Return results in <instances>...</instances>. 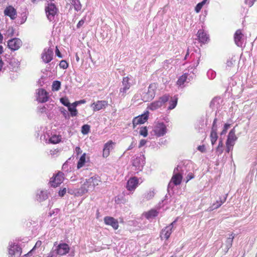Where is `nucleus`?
<instances>
[{
    "label": "nucleus",
    "mask_w": 257,
    "mask_h": 257,
    "mask_svg": "<svg viewBox=\"0 0 257 257\" xmlns=\"http://www.w3.org/2000/svg\"><path fill=\"white\" fill-rule=\"evenodd\" d=\"M226 64L228 66L231 67L233 64V62L231 60H229V61H227Z\"/></svg>",
    "instance_id": "13d9d810"
},
{
    "label": "nucleus",
    "mask_w": 257,
    "mask_h": 257,
    "mask_svg": "<svg viewBox=\"0 0 257 257\" xmlns=\"http://www.w3.org/2000/svg\"><path fill=\"white\" fill-rule=\"evenodd\" d=\"M170 96L169 94H166L160 97L157 100L151 103L148 106V109L154 111L163 106L169 100Z\"/></svg>",
    "instance_id": "7ed1b4c3"
},
{
    "label": "nucleus",
    "mask_w": 257,
    "mask_h": 257,
    "mask_svg": "<svg viewBox=\"0 0 257 257\" xmlns=\"http://www.w3.org/2000/svg\"><path fill=\"white\" fill-rule=\"evenodd\" d=\"M46 257H56V256L53 251H51Z\"/></svg>",
    "instance_id": "4d7b16f0"
},
{
    "label": "nucleus",
    "mask_w": 257,
    "mask_h": 257,
    "mask_svg": "<svg viewBox=\"0 0 257 257\" xmlns=\"http://www.w3.org/2000/svg\"><path fill=\"white\" fill-rule=\"evenodd\" d=\"M4 52L3 47L0 45V55L2 54Z\"/></svg>",
    "instance_id": "bf43d9fd"
},
{
    "label": "nucleus",
    "mask_w": 257,
    "mask_h": 257,
    "mask_svg": "<svg viewBox=\"0 0 257 257\" xmlns=\"http://www.w3.org/2000/svg\"><path fill=\"white\" fill-rule=\"evenodd\" d=\"M4 14L13 20L16 19L17 16V10L12 6H7L4 10Z\"/></svg>",
    "instance_id": "f8f14e48"
},
{
    "label": "nucleus",
    "mask_w": 257,
    "mask_h": 257,
    "mask_svg": "<svg viewBox=\"0 0 257 257\" xmlns=\"http://www.w3.org/2000/svg\"><path fill=\"white\" fill-rule=\"evenodd\" d=\"M101 182V179L98 176L91 177L87 179L81 185L80 190L83 194L87 193L88 191L94 190L95 187L98 185Z\"/></svg>",
    "instance_id": "f257e3e1"
},
{
    "label": "nucleus",
    "mask_w": 257,
    "mask_h": 257,
    "mask_svg": "<svg viewBox=\"0 0 257 257\" xmlns=\"http://www.w3.org/2000/svg\"><path fill=\"white\" fill-rule=\"evenodd\" d=\"M177 170L178 169V168H176L175 170H174V171H175V170Z\"/></svg>",
    "instance_id": "69168bd1"
},
{
    "label": "nucleus",
    "mask_w": 257,
    "mask_h": 257,
    "mask_svg": "<svg viewBox=\"0 0 257 257\" xmlns=\"http://www.w3.org/2000/svg\"><path fill=\"white\" fill-rule=\"evenodd\" d=\"M3 38H3V35L0 33V44L2 43L3 41Z\"/></svg>",
    "instance_id": "052dcab7"
},
{
    "label": "nucleus",
    "mask_w": 257,
    "mask_h": 257,
    "mask_svg": "<svg viewBox=\"0 0 257 257\" xmlns=\"http://www.w3.org/2000/svg\"><path fill=\"white\" fill-rule=\"evenodd\" d=\"M243 37L244 35L242 30L240 29L237 30L234 34V41L237 46L240 47L242 46Z\"/></svg>",
    "instance_id": "a211bd4d"
},
{
    "label": "nucleus",
    "mask_w": 257,
    "mask_h": 257,
    "mask_svg": "<svg viewBox=\"0 0 257 257\" xmlns=\"http://www.w3.org/2000/svg\"><path fill=\"white\" fill-rule=\"evenodd\" d=\"M183 176L181 174L178 173L174 174L171 178L170 183H172L174 185L177 186L181 183Z\"/></svg>",
    "instance_id": "b1692460"
},
{
    "label": "nucleus",
    "mask_w": 257,
    "mask_h": 257,
    "mask_svg": "<svg viewBox=\"0 0 257 257\" xmlns=\"http://www.w3.org/2000/svg\"><path fill=\"white\" fill-rule=\"evenodd\" d=\"M84 22H85L84 19V20L82 19L80 21H79L77 25V28H80L83 25V24H84Z\"/></svg>",
    "instance_id": "603ef678"
},
{
    "label": "nucleus",
    "mask_w": 257,
    "mask_h": 257,
    "mask_svg": "<svg viewBox=\"0 0 257 257\" xmlns=\"http://www.w3.org/2000/svg\"><path fill=\"white\" fill-rule=\"evenodd\" d=\"M187 78V74H184L181 76L177 80V83L179 85H183L184 82L186 81Z\"/></svg>",
    "instance_id": "f704fd0d"
},
{
    "label": "nucleus",
    "mask_w": 257,
    "mask_h": 257,
    "mask_svg": "<svg viewBox=\"0 0 257 257\" xmlns=\"http://www.w3.org/2000/svg\"><path fill=\"white\" fill-rule=\"evenodd\" d=\"M60 101L62 104L67 107L69 106V105L71 104L69 102V99L67 97H63L61 98Z\"/></svg>",
    "instance_id": "4c0bfd02"
},
{
    "label": "nucleus",
    "mask_w": 257,
    "mask_h": 257,
    "mask_svg": "<svg viewBox=\"0 0 257 257\" xmlns=\"http://www.w3.org/2000/svg\"><path fill=\"white\" fill-rule=\"evenodd\" d=\"M64 115H66L67 114V112L66 110L63 112Z\"/></svg>",
    "instance_id": "e2e57ef3"
},
{
    "label": "nucleus",
    "mask_w": 257,
    "mask_h": 257,
    "mask_svg": "<svg viewBox=\"0 0 257 257\" xmlns=\"http://www.w3.org/2000/svg\"><path fill=\"white\" fill-rule=\"evenodd\" d=\"M139 184V179L137 177H131L127 181L126 188L131 192H134Z\"/></svg>",
    "instance_id": "6e6552de"
},
{
    "label": "nucleus",
    "mask_w": 257,
    "mask_h": 257,
    "mask_svg": "<svg viewBox=\"0 0 257 257\" xmlns=\"http://www.w3.org/2000/svg\"><path fill=\"white\" fill-rule=\"evenodd\" d=\"M194 174L192 173H189L187 177H186V179H187V182L189 181V180H190L191 179L194 178Z\"/></svg>",
    "instance_id": "de8ad7c7"
},
{
    "label": "nucleus",
    "mask_w": 257,
    "mask_h": 257,
    "mask_svg": "<svg viewBox=\"0 0 257 257\" xmlns=\"http://www.w3.org/2000/svg\"><path fill=\"white\" fill-rule=\"evenodd\" d=\"M108 105V102L106 100H97L91 104L94 111H99L105 108Z\"/></svg>",
    "instance_id": "4468645a"
},
{
    "label": "nucleus",
    "mask_w": 257,
    "mask_h": 257,
    "mask_svg": "<svg viewBox=\"0 0 257 257\" xmlns=\"http://www.w3.org/2000/svg\"><path fill=\"white\" fill-rule=\"evenodd\" d=\"M59 66L63 69H66L68 67V64L65 60H61L59 63Z\"/></svg>",
    "instance_id": "a19ab883"
},
{
    "label": "nucleus",
    "mask_w": 257,
    "mask_h": 257,
    "mask_svg": "<svg viewBox=\"0 0 257 257\" xmlns=\"http://www.w3.org/2000/svg\"><path fill=\"white\" fill-rule=\"evenodd\" d=\"M37 0H31L32 2L35 3Z\"/></svg>",
    "instance_id": "0e129e2a"
},
{
    "label": "nucleus",
    "mask_w": 257,
    "mask_h": 257,
    "mask_svg": "<svg viewBox=\"0 0 257 257\" xmlns=\"http://www.w3.org/2000/svg\"><path fill=\"white\" fill-rule=\"evenodd\" d=\"M155 133L158 137L163 136L167 132V128L163 122L158 123L155 128Z\"/></svg>",
    "instance_id": "dca6fc26"
},
{
    "label": "nucleus",
    "mask_w": 257,
    "mask_h": 257,
    "mask_svg": "<svg viewBox=\"0 0 257 257\" xmlns=\"http://www.w3.org/2000/svg\"><path fill=\"white\" fill-rule=\"evenodd\" d=\"M230 126V124H229V123H225L224 125V126H223V130L222 131H221V133H220V135H225L228 129L229 128V127Z\"/></svg>",
    "instance_id": "79ce46f5"
},
{
    "label": "nucleus",
    "mask_w": 257,
    "mask_h": 257,
    "mask_svg": "<svg viewBox=\"0 0 257 257\" xmlns=\"http://www.w3.org/2000/svg\"><path fill=\"white\" fill-rule=\"evenodd\" d=\"M68 109L69 111L70 112V115L71 116H76L78 114V110L76 109V107H74V106L72 105V104L69 105V106H68Z\"/></svg>",
    "instance_id": "c756f323"
},
{
    "label": "nucleus",
    "mask_w": 257,
    "mask_h": 257,
    "mask_svg": "<svg viewBox=\"0 0 257 257\" xmlns=\"http://www.w3.org/2000/svg\"><path fill=\"white\" fill-rule=\"evenodd\" d=\"M71 4L74 6V9L77 11L81 10L82 6L79 0H71Z\"/></svg>",
    "instance_id": "c85d7f7f"
},
{
    "label": "nucleus",
    "mask_w": 257,
    "mask_h": 257,
    "mask_svg": "<svg viewBox=\"0 0 257 257\" xmlns=\"http://www.w3.org/2000/svg\"><path fill=\"white\" fill-rule=\"evenodd\" d=\"M50 143L56 144L61 141V136L60 135H53L49 140Z\"/></svg>",
    "instance_id": "a878e982"
},
{
    "label": "nucleus",
    "mask_w": 257,
    "mask_h": 257,
    "mask_svg": "<svg viewBox=\"0 0 257 257\" xmlns=\"http://www.w3.org/2000/svg\"><path fill=\"white\" fill-rule=\"evenodd\" d=\"M66 192V189L65 188H64L63 189H61L59 191L58 194L60 197H63L65 194Z\"/></svg>",
    "instance_id": "49530a36"
},
{
    "label": "nucleus",
    "mask_w": 257,
    "mask_h": 257,
    "mask_svg": "<svg viewBox=\"0 0 257 257\" xmlns=\"http://www.w3.org/2000/svg\"><path fill=\"white\" fill-rule=\"evenodd\" d=\"M234 235L233 234H231L230 236L225 241V243L222 245V247H223V250L225 253H227L231 248L232 245L233 240L234 239Z\"/></svg>",
    "instance_id": "5701e85b"
},
{
    "label": "nucleus",
    "mask_w": 257,
    "mask_h": 257,
    "mask_svg": "<svg viewBox=\"0 0 257 257\" xmlns=\"http://www.w3.org/2000/svg\"><path fill=\"white\" fill-rule=\"evenodd\" d=\"M236 131L235 128L231 129L228 133L227 138L225 142L226 152L229 153L230 151L233 150L235 142L237 139V137L235 135Z\"/></svg>",
    "instance_id": "f03ea898"
},
{
    "label": "nucleus",
    "mask_w": 257,
    "mask_h": 257,
    "mask_svg": "<svg viewBox=\"0 0 257 257\" xmlns=\"http://www.w3.org/2000/svg\"><path fill=\"white\" fill-rule=\"evenodd\" d=\"M135 145H136V143H135V142H133L131 144V145L128 146L127 150H132V149H133L135 147Z\"/></svg>",
    "instance_id": "6e6d98bb"
},
{
    "label": "nucleus",
    "mask_w": 257,
    "mask_h": 257,
    "mask_svg": "<svg viewBox=\"0 0 257 257\" xmlns=\"http://www.w3.org/2000/svg\"><path fill=\"white\" fill-rule=\"evenodd\" d=\"M217 118H215L213 121V124L211 128V132H217Z\"/></svg>",
    "instance_id": "58836bf2"
},
{
    "label": "nucleus",
    "mask_w": 257,
    "mask_h": 257,
    "mask_svg": "<svg viewBox=\"0 0 257 257\" xmlns=\"http://www.w3.org/2000/svg\"><path fill=\"white\" fill-rule=\"evenodd\" d=\"M37 100L39 102L44 103L48 100L49 94L44 89H39L37 91Z\"/></svg>",
    "instance_id": "ddd939ff"
},
{
    "label": "nucleus",
    "mask_w": 257,
    "mask_h": 257,
    "mask_svg": "<svg viewBox=\"0 0 257 257\" xmlns=\"http://www.w3.org/2000/svg\"><path fill=\"white\" fill-rule=\"evenodd\" d=\"M210 138V141H211V144L212 145H214L215 144V143L216 142V141L218 139V138L217 132H211Z\"/></svg>",
    "instance_id": "473e14b6"
},
{
    "label": "nucleus",
    "mask_w": 257,
    "mask_h": 257,
    "mask_svg": "<svg viewBox=\"0 0 257 257\" xmlns=\"http://www.w3.org/2000/svg\"><path fill=\"white\" fill-rule=\"evenodd\" d=\"M197 37L200 43L205 44L207 43L209 40L208 35L204 32L203 30H199L197 32Z\"/></svg>",
    "instance_id": "4be33fe9"
},
{
    "label": "nucleus",
    "mask_w": 257,
    "mask_h": 257,
    "mask_svg": "<svg viewBox=\"0 0 257 257\" xmlns=\"http://www.w3.org/2000/svg\"><path fill=\"white\" fill-rule=\"evenodd\" d=\"M175 222V221L171 223L169 225L166 226L165 228L162 229L161 233V237L162 238H164L166 239H168L170 235L172 232V229L173 227V224Z\"/></svg>",
    "instance_id": "6ab92c4d"
},
{
    "label": "nucleus",
    "mask_w": 257,
    "mask_h": 257,
    "mask_svg": "<svg viewBox=\"0 0 257 257\" xmlns=\"http://www.w3.org/2000/svg\"><path fill=\"white\" fill-rule=\"evenodd\" d=\"M158 88V83L157 82H153L149 85L148 92L146 94V101L151 100L155 97Z\"/></svg>",
    "instance_id": "423d86ee"
},
{
    "label": "nucleus",
    "mask_w": 257,
    "mask_h": 257,
    "mask_svg": "<svg viewBox=\"0 0 257 257\" xmlns=\"http://www.w3.org/2000/svg\"><path fill=\"white\" fill-rule=\"evenodd\" d=\"M115 144V143L112 140H109L104 144L102 155L103 158H106L109 156L110 151L113 149Z\"/></svg>",
    "instance_id": "1a4fd4ad"
},
{
    "label": "nucleus",
    "mask_w": 257,
    "mask_h": 257,
    "mask_svg": "<svg viewBox=\"0 0 257 257\" xmlns=\"http://www.w3.org/2000/svg\"><path fill=\"white\" fill-rule=\"evenodd\" d=\"M158 214V212L155 209H151L145 213V217L149 219L156 217Z\"/></svg>",
    "instance_id": "393cba45"
},
{
    "label": "nucleus",
    "mask_w": 257,
    "mask_h": 257,
    "mask_svg": "<svg viewBox=\"0 0 257 257\" xmlns=\"http://www.w3.org/2000/svg\"><path fill=\"white\" fill-rule=\"evenodd\" d=\"M75 152L77 155L80 154L82 153V151L79 147H76L75 148Z\"/></svg>",
    "instance_id": "5fc2aeb1"
},
{
    "label": "nucleus",
    "mask_w": 257,
    "mask_h": 257,
    "mask_svg": "<svg viewBox=\"0 0 257 257\" xmlns=\"http://www.w3.org/2000/svg\"><path fill=\"white\" fill-rule=\"evenodd\" d=\"M147 143V141L144 139H142L140 141V144L139 145V148H140L143 146H145Z\"/></svg>",
    "instance_id": "09e8293b"
},
{
    "label": "nucleus",
    "mask_w": 257,
    "mask_h": 257,
    "mask_svg": "<svg viewBox=\"0 0 257 257\" xmlns=\"http://www.w3.org/2000/svg\"><path fill=\"white\" fill-rule=\"evenodd\" d=\"M86 100L85 99H81L78 101H76L72 103V105L74 107H77V106L80 104H84L86 103Z\"/></svg>",
    "instance_id": "37998d69"
},
{
    "label": "nucleus",
    "mask_w": 257,
    "mask_h": 257,
    "mask_svg": "<svg viewBox=\"0 0 257 257\" xmlns=\"http://www.w3.org/2000/svg\"><path fill=\"white\" fill-rule=\"evenodd\" d=\"M197 149L198 151H199L200 152H201L202 153L205 152V146L204 145L199 146L197 147Z\"/></svg>",
    "instance_id": "3c124183"
},
{
    "label": "nucleus",
    "mask_w": 257,
    "mask_h": 257,
    "mask_svg": "<svg viewBox=\"0 0 257 257\" xmlns=\"http://www.w3.org/2000/svg\"><path fill=\"white\" fill-rule=\"evenodd\" d=\"M61 87V82L59 81H54L52 85V90L53 91H58Z\"/></svg>",
    "instance_id": "72a5a7b5"
},
{
    "label": "nucleus",
    "mask_w": 257,
    "mask_h": 257,
    "mask_svg": "<svg viewBox=\"0 0 257 257\" xmlns=\"http://www.w3.org/2000/svg\"><path fill=\"white\" fill-rule=\"evenodd\" d=\"M223 141L221 139L219 140L218 146L216 149V152L217 153L218 156L221 155L222 154V153L223 152Z\"/></svg>",
    "instance_id": "7c9ffc66"
},
{
    "label": "nucleus",
    "mask_w": 257,
    "mask_h": 257,
    "mask_svg": "<svg viewBox=\"0 0 257 257\" xmlns=\"http://www.w3.org/2000/svg\"><path fill=\"white\" fill-rule=\"evenodd\" d=\"M206 1H207V0H203L202 2H201V3H198L196 5V7L195 8V12L197 13H198L200 11V10L202 8L203 6L206 3Z\"/></svg>",
    "instance_id": "c9c22d12"
},
{
    "label": "nucleus",
    "mask_w": 257,
    "mask_h": 257,
    "mask_svg": "<svg viewBox=\"0 0 257 257\" xmlns=\"http://www.w3.org/2000/svg\"><path fill=\"white\" fill-rule=\"evenodd\" d=\"M22 45V41L19 38H13L8 41V47L12 51L19 50Z\"/></svg>",
    "instance_id": "0eeeda50"
},
{
    "label": "nucleus",
    "mask_w": 257,
    "mask_h": 257,
    "mask_svg": "<svg viewBox=\"0 0 257 257\" xmlns=\"http://www.w3.org/2000/svg\"><path fill=\"white\" fill-rule=\"evenodd\" d=\"M178 102V97L174 96L171 98V100L169 102V106H168V109L172 110L174 109L177 105Z\"/></svg>",
    "instance_id": "bb28decb"
},
{
    "label": "nucleus",
    "mask_w": 257,
    "mask_h": 257,
    "mask_svg": "<svg viewBox=\"0 0 257 257\" xmlns=\"http://www.w3.org/2000/svg\"><path fill=\"white\" fill-rule=\"evenodd\" d=\"M104 222L106 225L111 226L115 230L118 228V222L113 217L105 216L104 218Z\"/></svg>",
    "instance_id": "f3484780"
},
{
    "label": "nucleus",
    "mask_w": 257,
    "mask_h": 257,
    "mask_svg": "<svg viewBox=\"0 0 257 257\" xmlns=\"http://www.w3.org/2000/svg\"><path fill=\"white\" fill-rule=\"evenodd\" d=\"M45 12L48 20L52 21L54 20L55 15L57 14L58 9L54 4L50 3L46 7Z\"/></svg>",
    "instance_id": "20e7f679"
},
{
    "label": "nucleus",
    "mask_w": 257,
    "mask_h": 257,
    "mask_svg": "<svg viewBox=\"0 0 257 257\" xmlns=\"http://www.w3.org/2000/svg\"><path fill=\"white\" fill-rule=\"evenodd\" d=\"M55 52H56V55L58 57H59V58H62V56L61 55V54L60 52L59 51V49H58L57 47H56V51H55Z\"/></svg>",
    "instance_id": "864d4df0"
},
{
    "label": "nucleus",
    "mask_w": 257,
    "mask_h": 257,
    "mask_svg": "<svg viewBox=\"0 0 257 257\" xmlns=\"http://www.w3.org/2000/svg\"><path fill=\"white\" fill-rule=\"evenodd\" d=\"M226 199H224L223 200H219V201H216V202L214 203H213L212 205V206L210 207L211 210H213L214 209H216L218 208L219 207L221 206V205L225 201Z\"/></svg>",
    "instance_id": "2f4dec72"
},
{
    "label": "nucleus",
    "mask_w": 257,
    "mask_h": 257,
    "mask_svg": "<svg viewBox=\"0 0 257 257\" xmlns=\"http://www.w3.org/2000/svg\"><path fill=\"white\" fill-rule=\"evenodd\" d=\"M53 57V51L51 48L45 49L42 53L41 58L43 61L48 63L50 62Z\"/></svg>",
    "instance_id": "9d476101"
},
{
    "label": "nucleus",
    "mask_w": 257,
    "mask_h": 257,
    "mask_svg": "<svg viewBox=\"0 0 257 257\" xmlns=\"http://www.w3.org/2000/svg\"><path fill=\"white\" fill-rule=\"evenodd\" d=\"M90 126L88 124H84L81 127V133L83 135H86L90 132Z\"/></svg>",
    "instance_id": "e433bc0d"
},
{
    "label": "nucleus",
    "mask_w": 257,
    "mask_h": 257,
    "mask_svg": "<svg viewBox=\"0 0 257 257\" xmlns=\"http://www.w3.org/2000/svg\"><path fill=\"white\" fill-rule=\"evenodd\" d=\"M10 30H11V33L10 36H12L13 35V29L12 28L11 29H9L8 31H9Z\"/></svg>",
    "instance_id": "680f3d73"
},
{
    "label": "nucleus",
    "mask_w": 257,
    "mask_h": 257,
    "mask_svg": "<svg viewBox=\"0 0 257 257\" xmlns=\"http://www.w3.org/2000/svg\"><path fill=\"white\" fill-rule=\"evenodd\" d=\"M154 194L155 193L153 191H150L147 195H146L145 197L147 200H150L154 196Z\"/></svg>",
    "instance_id": "a18cd8bd"
},
{
    "label": "nucleus",
    "mask_w": 257,
    "mask_h": 257,
    "mask_svg": "<svg viewBox=\"0 0 257 257\" xmlns=\"http://www.w3.org/2000/svg\"><path fill=\"white\" fill-rule=\"evenodd\" d=\"M140 134L144 137H146L148 136V130L147 127H143L140 131Z\"/></svg>",
    "instance_id": "ea45409f"
},
{
    "label": "nucleus",
    "mask_w": 257,
    "mask_h": 257,
    "mask_svg": "<svg viewBox=\"0 0 257 257\" xmlns=\"http://www.w3.org/2000/svg\"><path fill=\"white\" fill-rule=\"evenodd\" d=\"M122 84L123 87L119 89V93L121 95L124 97L126 95V91L128 90L132 84L130 82V78L128 76L123 77L122 78Z\"/></svg>",
    "instance_id": "9b49d317"
},
{
    "label": "nucleus",
    "mask_w": 257,
    "mask_h": 257,
    "mask_svg": "<svg viewBox=\"0 0 257 257\" xmlns=\"http://www.w3.org/2000/svg\"><path fill=\"white\" fill-rule=\"evenodd\" d=\"M70 247L65 243L59 244L56 249V253L60 255H65L69 252Z\"/></svg>",
    "instance_id": "aec40b11"
},
{
    "label": "nucleus",
    "mask_w": 257,
    "mask_h": 257,
    "mask_svg": "<svg viewBox=\"0 0 257 257\" xmlns=\"http://www.w3.org/2000/svg\"><path fill=\"white\" fill-rule=\"evenodd\" d=\"M42 241H40V240H38V241L36 242V244H35V245L34 247L33 248V249H32L31 250H30V251L27 253V255H29V254H30V253H31V252L33 250H34L36 248H37V247H39L40 246H41V245H42Z\"/></svg>",
    "instance_id": "c03bdc74"
},
{
    "label": "nucleus",
    "mask_w": 257,
    "mask_h": 257,
    "mask_svg": "<svg viewBox=\"0 0 257 257\" xmlns=\"http://www.w3.org/2000/svg\"><path fill=\"white\" fill-rule=\"evenodd\" d=\"M64 174L62 172H58L50 179V184L52 187H57L64 181Z\"/></svg>",
    "instance_id": "39448f33"
},
{
    "label": "nucleus",
    "mask_w": 257,
    "mask_h": 257,
    "mask_svg": "<svg viewBox=\"0 0 257 257\" xmlns=\"http://www.w3.org/2000/svg\"><path fill=\"white\" fill-rule=\"evenodd\" d=\"M148 119L147 114H143L135 117L133 120V128H135L138 125L144 124Z\"/></svg>",
    "instance_id": "2eb2a0df"
},
{
    "label": "nucleus",
    "mask_w": 257,
    "mask_h": 257,
    "mask_svg": "<svg viewBox=\"0 0 257 257\" xmlns=\"http://www.w3.org/2000/svg\"><path fill=\"white\" fill-rule=\"evenodd\" d=\"M8 251L9 254L11 256H14L16 254L21 255L22 252V249L19 245L13 243L10 245V248H9Z\"/></svg>",
    "instance_id": "412c9836"
},
{
    "label": "nucleus",
    "mask_w": 257,
    "mask_h": 257,
    "mask_svg": "<svg viewBox=\"0 0 257 257\" xmlns=\"http://www.w3.org/2000/svg\"><path fill=\"white\" fill-rule=\"evenodd\" d=\"M86 154L85 153H84L80 157V158L79 159L78 163H77V167L78 169H80L81 168H82L86 161Z\"/></svg>",
    "instance_id": "cd10ccee"
},
{
    "label": "nucleus",
    "mask_w": 257,
    "mask_h": 257,
    "mask_svg": "<svg viewBox=\"0 0 257 257\" xmlns=\"http://www.w3.org/2000/svg\"><path fill=\"white\" fill-rule=\"evenodd\" d=\"M256 1V0H245V3L249 7H251L253 5L254 2H255Z\"/></svg>",
    "instance_id": "8fccbe9b"
}]
</instances>
